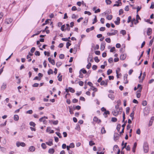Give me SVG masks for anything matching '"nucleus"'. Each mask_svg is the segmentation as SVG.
<instances>
[{"label":"nucleus","instance_id":"f3484780","mask_svg":"<svg viewBox=\"0 0 154 154\" xmlns=\"http://www.w3.org/2000/svg\"><path fill=\"white\" fill-rule=\"evenodd\" d=\"M51 20V19H47L46 20L44 23H43L42 25V26H44L45 25L49 24V21H50Z\"/></svg>","mask_w":154,"mask_h":154},{"label":"nucleus","instance_id":"f03ea898","mask_svg":"<svg viewBox=\"0 0 154 154\" xmlns=\"http://www.w3.org/2000/svg\"><path fill=\"white\" fill-rule=\"evenodd\" d=\"M62 40L64 41H67L66 44V48H69V47L71 45L70 43L71 41L70 39H62Z\"/></svg>","mask_w":154,"mask_h":154},{"label":"nucleus","instance_id":"473e14b6","mask_svg":"<svg viewBox=\"0 0 154 154\" xmlns=\"http://www.w3.org/2000/svg\"><path fill=\"white\" fill-rule=\"evenodd\" d=\"M106 133V131L105 129V128L104 127L102 128L101 129V133L102 134H104Z\"/></svg>","mask_w":154,"mask_h":154},{"label":"nucleus","instance_id":"680f3d73","mask_svg":"<svg viewBox=\"0 0 154 154\" xmlns=\"http://www.w3.org/2000/svg\"><path fill=\"white\" fill-rule=\"evenodd\" d=\"M69 146L71 148H74L75 147V145L73 143H71Z\"/></svg>","mask_w":154,"mask_h":154},{"label":"nucleus","instance_id":"4d7b16f0","mask_svg":"<svg viewBox=\"0 0 154 154\" xmlns=\"http://www.w3.org/2000/svg\"><path fill=\"white\" fill-rule=\"evenodd\" d=\"M64 55L63 54H60L59 56V58L60 59H63L64 58Z\"/></svg>","mask_w":154,"mask_h":154},{"label":"nucleus","instance_id":"bf43d9fd","mask_svg":"<svg viewBox=\"0 0 154 154\" xmlns=\"http://www.w3.org/2000/svg\"><path fill=\"white\" fill-rule=\"evenodd\" d=\"M130 107H128L126 108V113L127 114H128L129 112L130 111Z\"/></svg>","mask_w":154,"mask_h":154},{"label":"nucleus","instance_id":"4468645a","mask_svg":"<svg viewBox=\"0 0 154 154\" xmlns=\"http://www.w3.org/2000/svg\"><path fill=\"white\" fill-rule=\"evenodd\" d=\"M110 114V112L109 111L107 110V111H106L103 113V115L104 116V117L105 118H107L108 116L107 115H109Z\"/></svg>","mask_w":154,"mask_h":154},{"label":"nucleus","instance_id":"f704fd0d","mask_svg":"<svg viewBox=\"0 0 154 154\" xmlns=\"http://www.w3.org/2000/svg\"><path fill=\"white\" fill-rule=\"evenodd\" d=\"M112 72V69H109L108 70L107 72V74L108 75H110Z\"/></svg>","mask_w":154,"mask_h":154},{"label":"nucleus","instance_id":"338daca9","mask_svg":"<svg viewBox=\"0 0 154 154\" xmlns=\"http://www.w3.org/2000/svg\"><path fill=\"white\" fill-rule=\"evenodd\" d=\"M35 47H32L30 50V52L32 53H33L35 51Z\"/></svg>","mask_w":154,"mask_h":154},{"label":"nucleus","instance_id":"bb28decb","mask_svg":"<svg viewBox=\"0 0 154 154\" xmlns=\"http://www.w3.org/2000/svg\"><path fill=\"white\" fill-rule=\"evenodd\" d=\"M134 111L133 110L132 112L130 114V116L131 118V120H133L134 119Z\"/></svg>","mask_w":154,"mask_h":154},{"label":"nucleus","instance_id":"37998d69","mask_svg":"<svg viewBox=\"0 0 154 154\" xmlns=\"http://www.w3.org/2000/svg\"><path fill=\"white\" fill-rule=\"evenodd\" d=\"M55 134L57 135L60 138H61L62 137V136L61 135V134L59 132H56Z\"/></svg>","mask_w":154,"mask_h":154},{"label":"nucleus","instance_id":"6e6552de","mask_svg":"<svg viewBox=\"0 0 154 154\" xmlns=\"http://www.w3.org/2000/svg\"><path fill=\"white\" fill-rule=\"evenodd\" d=\"M48 60L49 62L51 63L52 65H54L55 64V60L54 59H52L51 57H48Z\"/></svg>","mask_w":154,"mask_h":154},{"label":"nucleus","instance_id":"de8ad7c7","mask_svg":"<svg viewBox=\"0 0 154 154\" xmlns=\"http://www.w3.org/2000/svg\"><path fill=\"white\" fill-rule=\"evenodd\" d=\"M44 53L45 56L47 55V56L49 57L50 55V53L49 52L45 51Z\"/></svg>","mask_w":154,"mask_h":154},{"label":"nucleus","instance_id":"ddd939ff","mask_svg":"<svg viewBox=\"0 0 154 154\" xmlns=\"http://www.w3.org/2000/svg\"><path fill=\"white\" fill-rule=\"evenodd\" d=\"M109 98H110L112 100H114L115 96L114 95L112 94H109L108 95Z\"/></svg>","mask_w":154,"mask_h":154},{"label":"nucleus","instance_id":"f257e3e1","mask_svg":"<svg viewBox=\"0 0 154 154\" xmlns=\"http://www.w3.org/2000/svg\"><path fill=\"white\" fill-rule=\"evenodd\" d=\"M143 148L144 152L146 153L148 152L149 150V145L148 143L146 142L144 143L143 145Z\"/></svg>","mask_w":154,"mask_h":154},{"label":"nucleus","instance_id":"a19ab883","mask_svg":"<svg viewBox=\"0 0 154 154\" xmlns=\"http://www.w3.org/2000/svg\"><path fill=\"white\" fill-rule=\"evenodd\" d=\"M29 124L31 126H32L33 127H35L36 125L35 123L33 122H30L29 123Z\"/></svg>","mask_w":154,"mask_h":154},{"label":"nucleus","instance_id":"f8f14e48","mask_svg":"<svg viewBox=\"0 0 154 154\" xmlns=\"http://www.w3.org/2000/svg\"><path fill=\"white\" fill-rule=\"evenodd\" d=\"M137 146V143L136 142L134 143L133 147L132 148V151L133 152H135V150Z\"/></svg>","mask_w":154,"mask_h":154},{"label":"nucleus","instance_id":"ea45409f","mask_svg":"<svg viewBox=\"0 0 154 154\" xmlns=\"http://www.w3.org/2000/svg\"><path fill=\"white\" fill-rule=\"evenodd\" d=\"M41 146L44 149H45L47 147V146H46L45 144L44 143H42L41 144Z\"/></svg>","mask_w":154,"mask_h":154},{"label":"nucleus","instance_id":"1a4fd4ad","mask_svg":"<svg viewBox=\"0 0 154 154\" xmlns=\"http://www.w3.org/2000/svg\"><path fill=\"white\" fill-rule=\"evenodd\" d=\"M126 57V54H122L120 57V59L121 60H123L125 59Z\"/></svg>","mask_w":154,"mask_h":154},{"label":"nucleus","instance_id":"7ed1b4c3","mask_svg":"<svg viewBox=\"0 0 154 154\" xmlns=\"http://www.w3.org/2000/svg\"><path fill=\"white\" fill-rule=\"evenodd\" d=\"M16 145L17 147H19L20 146H21L22 147H24L26 145V144L24 142H20L19 141H17L16 142Z\"/></svg>","mask_w":154,"mask_h":154},{"label":"nucleus","instance_id":"c85d7f7f","mask_svg":"<svg viewBox=\"0 0 154 154\" xmlns=\"http://www.w3.org/2000/svg\"><path fill=\"white\" fill-rule=\"evenodd\" d=\"M62 64V63L60 61L57 62L56 63V65L57 67H60Z\"/></svg>","mask_w":154,"mask_h":154},{"label":"nucleus","instance_id":"a211bd4d","mask_svg":"<svg viewBox=\"0 0 154 154\" xmlns=\"http://www.w3.org/2000/svg\"><path fill=\"white\" fill-rule=\"evenodd\" d=\"M94 26H92L91 28H88L86 29V32H89L90 31L92 30H94Z\"/></svg>","mask_w":154,"mask_h":154},{"label":"nucleus","instance_id":"6ab92c4d","mask_svg":"<svg viewBox=\"0 0 154 154\" xmlns=\"http://www.w3.org/2000/svg\"><path fill=\"white\" fill-rule=\"evenodd\" d=\"M54 152L55 150L54 148H50L49 149L48 153L50 154H53L54 153Z\"/></svg>","mask_w":154,"mask_h":154},{"label":"nucleus","instance_id":"49530a36","mask_svg":"<svg viewBox=\"0 0 154 154\" xmlns=\"http://www.w3.org/2000/svg\"><path fill=\"white\" fill-rule=\"evenodd\" d=\"M94 60L96 63H98L100 62V60L99 59L98 57L96 56L94 58Z\"/></svg>","mask_w":154,"mask_h":154},{"label":"nucleus","instance_id":"603ef678","mask_svg":"<svg viewBox=\"0 0 154 154\" xmlns=\"http://www.w3.org/2000/svg\"><path fill=\"white\" fill-rule=\"evenodd\" d=\"M95 144V143L92 140H91L89 142V145L90 146H92Z\"/></svg>","mask_w":154,"mask_h":154},{"label":"nucleus","instance_id":"2eb2a0df","mask_svg":"<svg viewBox=\"0 0 154 154\" xmlns=\"http://www.w3.org/2000/svg\"><path fill=\"white\" fill-rule=\"evenodd\" d=\"M154 119V117L152 116L151 118V119H150V120L149 122V126H150L152 125Z\"/></svg>","mask_w":154,"mask_h":154},{"label":"nucleus","instance_id":"79ce46f5","mask_svg":"<svg viewBox=\"0 0 154 154\" xmlns=\"http://www.w3.org/2000/svg\"><path fill=\"white\" fill-rule=\"evenodd\" d=\"M91 63L90 62L88 63V64L86 66V68L88 69H89L91 67Z\"/></svg>","mask_w":154,"mask_h":154},{"label":"nucleus","instance_id":"5fc2aeb1","mask_svg":"<svg viewBox=\"0 0 154 154\" xmlns=\"http://www.w3.org/2000/svg\"><path fill=\"white\" fill-rule=\"evenodd\" d=\"M66 27L65 29V30H67L68 31H69L70 30V28L69 27V24H67L66 25Z\"/></svg>","mask_w":154,"mask_h":154},{"label":"nucleus","instance_id":"cd10ccee","mask_svg":"<svg viewBox=\"0 0 154 154\" xmlns=\"http://www.w3.org/2000/svg\"><path fill=\"white\" fill-rule=\"evenodd\" d=\"M121 125L120 124H118L116 127V129L117 130L118 132H119L120 129L121 128Z\"/></svg>","mask_w":154,"mask_h":154},{"label":"nucleus","instance_id":"a878e982","mask_svg":"<svg viewBox=\"0 0 154 154\" xmlns=\"http://www.w3.org/2000/svg\"><path fill=\"white\" fill-rule=\"evenodd\" d=\"M68 89L69 91L72 93H73L75 92V90L72 87H69L68 88Z\"/></svg>","mask_w":154,"mask_h":154},{"label":"nucleus","instance_id":"e433bc0d","mask_svg":"<svg viewBox=\"0 0 154 154\" xmlns=\"http://www.w3.org/2000/svg\"><path fill=\"white\" fill-rule=\"evenodd\" d=\"M118 4H114L113 5V7H115V6H117V7H118V6H120V5H122V3L121 2H119V3H118Z\"/></svg>","mask_w":154,"mask_h":154},{"label":"nucleus","instance_id":"a18cd8bd","mask_svg":"<svg viewBox=\"0 0 154 154\" xmlns=\"http://www.w3.org/2000/svg\"><path fill=\"white\" fill-rule=\"evenodd\" d=\"M97 37L98 38H104V37H102V35L101 34H97Z\"/></svg>","mask_w":154,"mask_h":154},{"label":"nucleus","instance_id":"423d86ee","mask_svg":"<svg viewBox=\"0 0 154 154\" xmlns=\"http://www.w3.org/2000/svg\"><path fill=\"white\" fill-rule=\"evenodd\" d=\"M106 43L105 42H103L101 44L100 50L103 51L105 48Z\"/></svg>","mask_w":154,"mask_h":154},{"label":"nucleus","instance_id":"2f4dec72","mask_svg":"<svg viewBox=\"0 0 154 154\" xmlns=\"http://www.w3.org/2000/svg\"><path fill=\"white\" fill-rule=\"evenodd\" d=\"M53 71L51 69H49L48 71V75H50L51 74H53Z\"/></svg>","mask_w":154,"mask_h":154},{"label":"nucleus","instance_id":"412c9836","mask_svg":"<svg viewBox=\"0 0 154 154\" xmlns=\"http://www.w3.org/2000/svg\"><path fill=\"white\" fill-rule=\"evenodd\" d=\"M80 72H81L83 74H85L87 73V71L84 68H83L81 69L79 71Z\"/></svg>","mask_w":154,"mask_h":154},{"label":"nucleus","instance_id":"b1692460","mask_svg":"<svg viewBox=\"0 0 154 154\" xmlns=\"http://www.w3.org/2000/svg\"><path fill=\"white\" fill-rule=\"evenodd\" d=\"M13 21V19L11 18H9L8 19H7V23L8 24H9L11 23Z\"/></svg>","mask_w":154,"mask_h":154},{"label":"nucleus","instance_id":"4c0bfd02","mask_svg":"<svg viewBox=\"0 0 154 154\" xmlns=\"http://www.w3.org/2000/svg\"><path fill=\"white\" fill-rule=\"evenodd\" d=\"M112 113L113 114V115L115 116H118V113L116 112V111L115 110L112 111Z\"/></svg>","mask_w":154,"mask_h":154},{"label":"nucleus","instance_id":"052dcab7","mask_svg":"<svg viewBox=\"0 0 154 154\" xmlns=\"http://www.w3.org/2000/svg\"><path fill=\"white\" fill-rule=\"evenodd\" d=\"M142 104L143 106H145L146 105L147 102L146 100H143L142 101Z\"/></svg>","mask_w":154,"mask_h":154},{"label":"nucleus","instance_id":"8fccbe9b","mask_svg":"<svg viewBox=\"0 0 154 154\" xmlns=\"http://www.w3.org/2000/svg\"><path fill=\"white\" fill-rule=\"evenodd\" d=\"M6 84H3L2 85L1 87L2 90H4L6 88Z\"/></svg>","mask_w":154,"mask_h":154},{"label":"nucleus","instance_id":"aec40b11","mask_svg":"<svg viewBox=\"0 0 154 154\" xmlns=\"http://www.w3.org/2000/svg\"><path fill=\"white\" fill-rule=\"evenodd\" d=\"M42 31V30L36 31L35 32V33L33 35L31 36V37H32V38L34 36L37 35H38Z\"/></svg>","mask_w":154,"mask_h":154},{"label":"nucleus","instance_id":"72a5a7b5","mask_svg":"<svg viewBox=\"0 0 154 154\" xmlns=\"http://www.w3.org/2000/svg\"><path fill=\"white\" fill-rule=\"evenodd\" d=\"M112 18V15H110L107 16L106 18L107 19V20H111Z\"/></svg>","mask_w":154,"mask_h":154},{"label":"nucleus","instance_id":"e2e57ef3","mask_svg":"<svg viewBox=\"0 0 154 154\" xmlns=\"http://www.w3.org/2000/svg\"><path fill=\"white\" fill-rule=\"evenodd\" d=\"M39 85V84L38 83H35L32 85V86L33 87H38Z\"/></svg>","mask_w":154,"mask_h":154},{"label":"nucleus","instance_id":"c9c22d12","mask_svg":"<svg viewBox=\"0 0 154 154\" xmlns=\"http://www.w3.org/2000/svg\"><path fill=\"white\" fill-rule=\"evenodd\" d=\"M120 33L122 34L123 35H125L126 34V31L125 30H122L120 31Z\"/></svg>","mask_w":154,"mask_h":154},{"label":"nucleus","instance_id":"09e8293b","mask_svg":"<svg viewBox=\"0 0 154 154\" xmlns=\"http://www.w3.org/2000/svg\"><path fill=\"white\" fill-rule=\"evenodd\" d=\"M105 2L107 5H110L112 3V1L110 0H106Z\"/></svg>","mask_w":154,"mask_h":154},{"label":"nucleus","instance_id":"dca6fc26","mask_svg":"<svg viewBox=\"0 0 154 154\" xmlns=\"http://www.w3.org/2000/svg\"><path fill=\"white\" fill-rule=\"evenodd\" d=\"M152 29L150 28H148L147 31V34L148 35H149L151 33Z\"/></svg>","mask_w":154,"mask_h":154},{"label":"nucleus","instance_id":"0eeeda50","mask_svg":"<svg viewBox=\"0 0 154 154\" xmlns=\"http://www.w3.org/2000/svg\"><path fill=\"white\" fill-rule=\"evenodd\" d=\"M35 150V148L34 146H30L29 149H28L27 151L29 152H34Z\"/></svg>","mask_w":154,"mask_h":154},{"label":"nucleus","instance_id":"c756f323","mask_svg":"<svg viewBox=\"0 0 154 154\" xmlns=\"http://www.w3.org/2000/svg\"><path fill=\"white\" fill-rule=\"evenodd\" d=\"M75 129L79 131L80 130V126L78 124H76V127L75 128Z\"/></svg>","mask_w":154,"mask_h":154},{"label":"nucleus","instance_id":"774afa93","mask_svg":"<svg viewBox=\"0 0 154 154\" xmlns=\"http://www.w3.org/2000/svg\"><path fill=\"white\" fill-rule=\"evenodd\" d=\"M154 8V2H152L150 7V8L153 9Z\"/></svg>","mask_w":154,"mask_h":154},{"label":"nucleus","instance_id":"20e7f679","mask_svg":"<svg viewBox=\"0 0 154 154\" xmlns=\"http://www.w3.org/2000/svg\"><path fill=\"white\" fill-rule=\"evenodd\" d=\"M127 123V121L126 120L124 124L123 125H122L121 126L122 127V129L121 131L119 132L120 135H121V134H122L123 133H124L125 128V126L126 125Z\"/></svg>","mask_w":154,"mask_h":154},{"label":"nucleus","instance_id":"6e6d98bb","mask_svg":"<svg viewBox=\"0 0 154 154\" xmlns=\"http://www.w3.org/2000/svg\"><path fill=\"white\" fill-rule=\"evenodd\" d=\"M108 62L109 63H111L113 62V59L112 57H110L108 59Z\"/></svg>","mask_w":154,"mask_h":154},{"label":"nucleus","instance_id":"5701e85b","mask_svg":"<svg viewBox=\"0 0 154 154\" xmlns=\"http://www.w3.org/2000/svg\"><path fill=\"white\" fill-rule=\"evenodd\" d=\"M120 69L119 68H118L116 70V77L118 79L119 78V76H118V72H120Z\"/></svg>","mask_w":154,"mask_h":154},{"label":"nucleus","instance_id":"9d476101","mask_svg":"<svg viewBox=\"0 0 154 154\" xmlns=\"http://www.w3.org/2000/svg\"><path fill=\"white\" fill-rule=\"evenodd\" d=\"M118 32V31L117 30H114V32H108L107 33V35H115Z\"/></svg>","mask_w":154,"mask_h":154},{"label":"nucleus","instance_id":"c03bdc74","mask_svg":"<svg viewBox=\"0 0 154 154\" xmlns=\"http://www.w3.org/2000/svg\"><path fill=\"white\" fill-rule=\"evenodd\" d=\"M97 21V18L96 16H95V17L93 20V21L92 22V24H94Z\"/></svg>","mask_w":154,"mask_h":154},{"label":"nucleus","instance_id":"0e129e2a","mask_svg":"<svg viewBox=\"0 0 154 154\" xmlns=\"http://www.w3.org/2000/svg\"><path fill=\"white\" fill-rule=\"evenodd\" d=\"M97 68V66L96 65H94L93 66L92 68L93 70H96Z\"/></svg>","mask_w":154,"mask_h":154},{"label":"nucleus","instance_id":"39448f33","mask_svg":"<svg viewBox=\"0 0 154 154\" xmlns=\"http://www.w3.org/2000/svg\"><path fill=\"white\" fill-rule=\"evenodd\" d=\"M122 134L120 135L117 133H115L114 134V140L115 141H116L117 140L119 139V136H121Z\"/></svg>","mask_w":154,"mask_h":154},{"label":"nucleus","instance_id":"864d4df0","mask_svg":"<svg viewBox=\"0 0 154 154\" xmlns=\"http://www.w3.org/2000/svg\"><path fill=\"white\" fill-rule=\"evenodd\" d=\"M69 112H70L71 114H73L74 113L73 112V109H72L71 108V107L69 106Z\"/></svg>","mask_w":154,"mask_h":154},{"label":"nucleus","instance_id":"9b49d317","mask_svg":"<svg viewBox=\"0 0 154 154\" xmlns=\"http://www.w3.org/2000/svg\"><path fill=\"white\" fill-rule=\"evenodd\" d=\"M52 141L53 140L50 139L49 140L48 142H46V143L48 146H51L53 144Z\"/></svg>","mask_w":154,"mask_h":154},{"label":"nucleus","instance_id":"13d9d810","mask_svg":"<svg viewBox=\"0 0 154 154\" xmlns=\"http://www.w3.org/2000/svg\"><path fill=\"white\" fill-rule=\"evenodd\" d=\"M35 54L36 56H39L40 55V52L37 51H36L35 53Z\"/></svg>","mask_w":154,"mask_h":154},{"label":"nucleus","instance_id":"4be33fe9","mask_svg":"<svg viewBox=\"0 0 154 154\" xmlns=\"http://www.w3.org/2000/svg\"><path fill=\"white\" fill-rule=\"evenodd\" d=\"M91 90H93L94 92H97L98 90L97 88L94 86L91 87L90 89H88V91H90Z\"/></svg>","mask_w":154,"mask_h":154},{"label":"nucleus","instance_id":"393cba45","mask_svg":"<svg viewBox=\"0 0 154 154\" xmlns=\"http://www.w3.org/2000/svg\"><path fill=\"white\" fill-rule=\"evenodd\" d=\"M19 117L17 115H15L14 116V119L15 121H18L19 120Z\"/></svg>","mask_w":154,"mask_h":154},{"label":"nucleus","instance_id":"69168bd1","mask_svg":"<svg viewBox=\"0 0 154 154\" xmlns=\"http://www.w3.org/2000/svg\"><path fill=\"white\" fill-rule=\"evenodd\" d=\"M94 52L96 55H100V52L99 51H95Z\"/></svg>","mask_w":154,"mask_h":154},{"label":"nucleus","instance_id":"58836bf2","mask_svg":"<svg viewBox=\"0 0 154 154\" xmlns=\"http://www.w3.org/2000/svg\"><path fill=\"white\" fill-rule=\"evenodd\" d=\"M140 19L141 20V18L139 15L137 14V15H136V21H137V23H139V21L138 20Z\"/></svg>","mask_w":154,"mask_h":154},{"label":"nucleus","instance_id":"7c9ffc66","mask_svg":"<svg viewBox=\"0 0 154 154\" xmlns=\"http://www.w3.org/2000/svg\"><path fill=\"white\" fill-rule=\"evenodd\" d=\"M51 122H52V123L53 125H57L58 123V121L57 120H51Z\"/></svg>","mask_w":154,"mask_h":154},{"label":"nucleus","instance_id":"3c124183","mask_svg":"<svg viewBox=\"0 0 154 154\" xmlns=\"http://www.w3.org/2000/svg\"><path fill=\"white\" fill-rule=\"evenodd\" d=\"M117 120V119L116 117H112L111 119V121L112 122H116Z\"/></svg>","mask_w":154,"mask_h":154}]
</instances>
